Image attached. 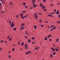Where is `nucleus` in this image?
Returning a JSON list of instances; mask_svg holds the SVG:
<instances>
[{"mask_svg": "<svg viewBox=\"0 0 60 60\" xmlns=\"http://www.w3.org/2000/svg\"><path fill=\"white\" fill-rule=\"evenodd\" d=\"M11 23H12V24H11ZM14 22L13 21H12L11 22V21L10 20L9 21V23L10 24V25L11 26V27H13V26H15V24H14Z\"/></svg>", "mask_w": 60, "mask_h": 60, "instance_id": "nucleus-1", "label": "nucleus"}, {"mask_svg": "<svg viewBox=\"0 0 60 60\" xmlns=\"http://www.w3.org/2000/svg\"><path fill=\"white\" fill-rule=\"evenodd\" d=\"M32 1H33V4H34L33 6L34 7H36L37 6H38V5H35V4L34 3H35V0H32Z\"/></svg>", "mask_w": 60, "mask_h": 60, "instance_id": "nucleus-2", "label": "nucleus"}, {"mask_svg": "<svg viewBox=\"0 0 60 60\" xmlns=\"http://www.w3.org/2000/svg\"><path fill=\"white\" fill-rule=\"evenodd\" d=\"M51 50H52V51H55V49H54V48H53L52 47L51 48Z\"/></svg>", "mask_w": 60, "mask_h": 60, "instance_id": "nucleus-3", "label": "nucleus"}, {"mask_svg": "<svg viewBox=\"0 0 60 60\" xmlns=\"http://www.w3.org/2000/svg\"><path fill=\"white\" fill-rule=\"evenodd\" d=\"M28 42H29V43H30V42H31V40L29 39H28Z\"/></svg>", "mask_w": 60, "mask_h": 60, "instance_id": "nucleus-4", "label": "nucleus"}, {"mask_svg": "<svg viewBox=\"0 0 60 60\" xmlns=\"http://www.w3.org/2000/svg\"><path fill=\"white\" fill-rule=\"evenodd\" d=\"M39 22H40V23H41V22H41V19H40L39 20Z\"/></svg>", "mask_w": 60, "mask_h": 60, "instance_id": "nucleus-5", "label": "nucleus"}, {"mask_svg": "<svg viewBox=\"0 0 60 60\" xmlns=\"http://www.w3.org/2000/svg\"><path fill=\"white\" fill-rule=\"evenodd\" d=\"M38 18V16L37 15H35V19H37Z\"/></svg>", "mask_w": 60, "mask_h": 60, "instance_id": "nucleus-6", "label": "nucleus"}, {"mask_svg": "<svg viewBox=\"0 0 60 60\" xmlns=\"http://www.w3.org/2000/svg\"><path fill=\"white\" fill-rule=\"evenodd\" d=\"M59 38H58L56 39V42H58V41H59Z\"/></svg>", "mask_w": 60, "mask_h": 60, "instance_id": "nucleus-7", "label": "nucleus"}, {"mask_svg": "<svg viewBox=\"0 0 60 60\" xmlns=\"http://www.w3.org/2000/svg\"><path fill=\"white\" fill-rule=\"evenodd\" d=\"M45 41H47V37H45Z\"/></svg>", "mask_w": 60, "mask_h": 60, "instance_id": "nucleus-8", "label": "nucleus"}, {"mask_svg": "<svg viewBox=\"0 0 60 60\" xmlns=\"http://www.w3.org/2000/svg\"><path fill=\"white\" fill-rule=\"evenodd\" d=\"M56 14L58 15L59 14V13H58V11H57L56 12Z\"/></svg>", "mask_w": 60, "mask_h": 60, "instance_id": "nucleus-9", "label": "nucleus"}, {"mask_svg": "<svg viewBox=\"0 0 60 60\" xmlns=\"http://www.w3.org/2000/svg\"><path fill=\"white\" fill-rule=\"evenodd\" d=\"M55 50L56 51H57V52H58V49H55Z\"/></svg>", "mask_w": 60, "mask_h": 60, "instance_id": "nucleus-10", "label": "nucleus"}, {"mask_svg": "<svg viewBox=\"0 0 60 60\" xmlns=\"http://www.w3.org/2000/svg\"><path fill=\"white\" fill-rule=\"evenodd\" d=\"M16 30V28L15 27L13 28V30H14L15 31Z\"/></svg>", "mask_w": 60, "mask_h": 60, "instance_id": "nucleus-11", "label": "nucleus"}, {"mask_svg": "<svg viewBox=\"0 0 60 60\" xmlns=\"http://www.w3.org/2000/svg\"><path fill=\"white\" fill-rule=\"evenodd\" d=\"M40 6H41V7H42V6H43V5H42V4L41 3L40 4Z\"/></svg>", "mask_w": 60, "mask_h": 60, "instance_id": "nucleus-12", "label": "nucleus"}, {"mask_svg": "<svg viewBox=\"0 0 60 60\" xmlns=\"http://www.w3.org/2000/svg\"><path fill=\"white\" fill-rule=\"evenodd\" d=\"M23 13H21L20 15V16H21L22 17V15H23Z\"/></svg>", "mask_w": 60, "mask_h": 60, "instance_id": "nucleus-13", "label": "nucleus"}, {"mask_svg": "<svg viewBox=\"0 0 60 60\" xmlns=\"http://www.w3.org/2000/svg\"><path fill=\"white\" fill-rule=\"evenodd\" d=\"M21 18L22 19H24V17L23 15H22Z\"/></svg>", "mask_w": 60, "mask_h": 60, "instance_id": "nucleus-14", "label": "nucleus"}, {"mask_svg": "<svg viewBox=\"0 0 60 60\" xmlns=\"http://www.w3.org/2000/svg\"><path fill=\"white\" fill-rule=\"evenodd\" d=\"M50 57L51 58V57H53V55H52L50 54Z\"/></svg>", "mask_w": 60, "mask_h": 60, "instance_id": "nucleus-15", "label": "nucleus"}, {"mask_svg": "<svg viewBox=\"0 0 60 60\" xmlns=\"http://www.w3.org/2000/svg\"><path fill=\"white\" fill-rule=\"evenodd\" d=\"M27 16H28V15H26L25 16H24V18H26V17H27Z\"/></svg>", "mask_w": 60, "mask_h": 60, "instance_id": "nucleus-16", "label": "nucleus"}, {"mask_svg": "<svg viewBox=\"0 0 60 60\" xmlns=\"http://www.w3.org/2000/svg\"><path fill=\"white\" fill-rule=\"evenodd\" d=\"M56 26H54V27H53V28H52V29H56Z\"/></svg>", "mask_w": 60, "mask_h": 60, "instance_id": "nucleus-17", "label": "nucleus"}, {"mask_svg": "<svg viewBox=\"0 0 60 60\" xmlns=\"http://www.w3.org/2000/svg\"><path fill=\"white\" fill-rule=\"evenodd\" d=\"M21 28H22V29H24L25 28H24L23 27L21 26Z\"/></svg>", "mask_w": 60, "mask_h": 60, "instance_id": "nucleus-18", "label": "nucleus"}, {"mask_svg": "<svg viewBox=\"0 0 60 60\" xmlns=\"http://www.w3.org/2000/svg\"><path fill=\"white\" fill-rule=\"evenodd\" d=\"M43 10L44 11H47V9H43Z\"/></svg>", "mask_w": 60, "mask_h": 60, "instance_id": "nucleus-19", "label": "nucleus"}, {"mask_svg": "<svg viewBox=\"0 0 60 60\" xmlns=\"http://www.w3.org/2000/svg\"><path fill=\"white\" fill-rule=\"evenodd\" d=\"M27 44H25V45H24V47H27Z\"/></svg>", "mask_w": 60, "mask_h": 60, "instance_id": "nucleus-20", "label": "nucleus"}, {"mask_svg": "<svg viewBox=\"0 0 60 60\" xmlns=\"http://www.w3.org/2000/svg\"><path fill=\"white\" fill-rule=\"evenodd\" d=\"M25 53L26 55H28V52H25Z\"/></svg>", "mask_w": 60, "mask_h": 60, "instance_id": "nucleus-21", "label": "nucleus"}, {"mask_svg": "<svg viewBox=\"0 0 60 60\" xmlns=\"http://www.w3.org/2000/svg\"><path fill=\"white\" fill-rule=\"evenodd\" d=\"M48 17H52V15H48Z\"/></svg>", "mask_w": 60, "mask_h": 60, "instance_id": "nucleus-22", "label": "nucleus"}, {"mask_svg": "<svg viewBox=\"0 0 60 60\" xmlns=\"http://www.w3.org/2000/svg\"><path fill=\"white\" fill-rule=\"evenodd\" d=\"M24 43L22 42V43L21 44V46H23V45H24Z\"/></svg>", "mask_w": 60, "mask_h": 60, "instance_id": "nucleus-23", "label": "nucleus"}, {"mask_svg": "<svg viewBox=\"0 0 60 60\" xmlns=\"http://www.w3.org/2000/svg\"><path fill=\"white\" fill-rule=\"evenodd\" d=\"M11 40H12V38H10L9 40V41H11Z\"/></svg>", "mask_w": 60, "mask_h": 60, "instance_id": "nucleus-24", "label": "nucleus"}, {"mask_svg": "<svg viewBox=\"0 0 60 60\" xmlns=\"http://www.w3.org/2000/svg\"><path fill=\"white\" fill-rule=\"evenodd\" d=\"M56 22L58 23H59V24H60V21H57Z\"/></svg>", "mask_w": 60, "mask_h": 60, "instance_id": "nucleus-25", "label": "nucleus"}, {"mask_svg": "<svg viewBox=\"0 0 60 60\" xmlns=\"http://www.w3.org/2000/svg\"><path fill=\"white\" fill-rule=\"evenodd\" d=\"M22 26H25V24L24 23L22 24Z\"/></svg>", "mask_w": 60, "mask_h": 60, "instance_id": "nucleus-26", "label": "nucleus"}, {"mask_svg": "<svg viewBox=\"0 0 60 60\" xmlns=\"http://www.w3.org/2000/svg\"><path fill=\"white\" fill-rule=\"evenodd\" d=\"M23 4L24 5H26V3H23Z\"/></svg>", "mask_w": 60, "mask_h": 60, "instance_id": "nucleus-27", "label": "nucleus"}, {"mask_svg": "<svg viewBox=\"0 0 60 60\" xmlns=\"http://www.w3.org/2000/svg\"><path fill=\"white\" fill-rule=\"evenodd\" d=\"M31 39L32 40H34V37H32Z\"/></svg>", "mask_w": 60, "mask_h": 60, "instance_id": "nucleus-28", "label": "nucleus"}, {"mask_svg": "<svg viewBox=\"0 0 60 60\" xmlns=\"http://www.w3.org/2000/svg\"><path fill=\"white\" fill-rule=\"evenodd\" d=\"M34 27H35V28H36L37 27V26H36V25H34Z\"/></svg>", "mask_w": 60, "mask_h": 60, "instance_id": "nucleus-29", "label": "nucleus"}, {"mask_svg": "<svg viewBox=\"0 0 60 60\" xmlns=\"http://www.w3.org/2000/svg\"><path fill=\"white\" fill-rule=\"evenodd\" d=\"M0 42L1 43H3V42H4V41H3V40H1V41Z\"/></svg>", "mask_w": 60, "mask_h": 60, "instance_id": "nucleus-30", "label": "nucleus"}, {"mask_svg": "<svg viewBox=\"0 0 60 60\" xmlns=\"http://www.w3.org/2000/svg\"><path fill=\"white\" fill-rule=\"evenodd\" d=\"M26 35H28V33L27 32H26Z\"/></svg>", "mask_w": 60, "mask_h": 60, "instance_id": "nucleus-31", "label": "nucleus"}, {"mask_svg": "<svg viewBox=\"0 0 60 60\" xmlns=\"http://www.w3.org/2000/svg\"><path fill=\"white\" fill-rule=\"evenodd\" d=\"M45 8V6H44L42 7V9H44V8Z\"/></svg>", "mask_w": 60, "mask_h": 60, "instance_id": "nucleus-32", "label": "nucleus"}, {"mask_svg": "<svg viewBox=\"0 0 60 60\" xmlns=\"http://www.w3.org/2000/svg\"><path fill=\"white\" fill-rule=\"evenodd\" d=\"M41 27H44V25L42 26V25H41Z\"/></svg>", "mask_w": 60, "mask_h": 60, "instance_id": "nucleus-33", "label": "nucleus"}, {"mask_svg": "<svg viewBox=\"0 0 60 60\" xmlns=\"http://www.w3.org/2000/svg\"><path fill=\"white\" fill-rule=\"evenodd\" d=\"M12 50L13 51H14V48H13Z\"/></svg>", "mask_w": 60, "mask_h": 60, "instance_id": "nucleus-34", "label": "nucleus"}, {"mask_svg": "<svg viewBox=\"0 0 60 60\" xmlns=\"http://www.w3.org/2000/svg\"><path fill=\"white\" fill-rule=\"evenodd\" d=\"M26 12V11H22V12H23V13H25V12Z\"/></svg>", "mask_w": 60, "mask_h": 60, "instance_id": "nucleus-35", "label": "nucleus"}, {"mask_svg": "<svg viewBox=\"0 0 60 60\" xmlns=\"http://www.w3.org/2000/svg\"><path fill=\"white\" fill-rule=\"evenodd\" d=\"M28 52V53H30V54H31V52L30 51H29Z\"/></svg>", "mask_w": 60, "mask_h": 60, "instance_id": "nucleus-36", "label": "nucleus"}, {"mask_svg": "<svg viewBox=\"0 0 60 60\" xmlns=\"http://www.w3.org/2000/svg\"><path fill=\"white\" fill-rule=\"evenodd\" d=\"M53 54L54 55H56V52H54L53 53Z\"/></svg>", "mask_w": 60, "mask_h": 60, "instance_id": "nucleus-37", "label": "nucleus"}, {"mask_svg": "<svg viewBox=\"0 0 60 60\" xmlns=\"http://www.w3.org/2000/svg\"><path fill=\"white\" fill-rule=\"evenodd\" d=\"M25 7L27 9V6H25Z\"/></svg>", "mask_w": 60, "mask_h": 60, "instance_id": "nucleus-38", "label": "nucleus"}, {"mask_svg": "<svg viewBox=\"0 0 60 60\" xmlns=\"http://www.w3.org/2000/svg\"><path fill=\"white\" fill-rule=\"evenodd\" d=\"M27 48H28L27 47H25V49H27Z\"/></svg>", "mask_w": 60, "mask_h": 60, "instance_id": "nucleus-39", "label": "nucleus"}, {"mask_svg": "<svg viewBox=\"0 0 60 60\" xmlns=\"http://www.w3.org/2000/svg\"><path fill=\"white\" fill-rule=\"evenodd\" d=\"M53 29L52 28V29H51L50 30V31H52V30H53Z\"/></svg>", "mask_w": 60, "mask_h": 60, "instance_id": "nucleus-40", "label": "nucleus"}, {"mask_svg": "<svg viewBox=\"0 0 60 60\" xmlns=\"http://www.w3.org/2000/svg\"><path fill=\"white\" fill-rule=\"evenodd\" d=\"M46 0H43V2H46Z\"/></svg>", "mask_w": 60, "mask_h": 60, "instance_id": "nucleus-41", "label": "nucleus"}, {"mask_svg": "<svg viewBox=\"0 0 60 60\" xmlns=\"http://www.w3.org/2000/svg\"><path fill=\"white\" fill-rule=\"evenodd\" d=\"M53 26H54V25L51 26V28H53Z\"/></svg>", "mask_w": 60, "mask_h": 60, "instance_id": "nucleus-42", "label": "nucleus"}, {"mask_svg": "<svg viewBox=\"0 0 60 60\" xmlns=\"http://www.w3.org/2000/svg\"><path fill=\"white\" fill-rule=\"evenodd\" d=\"M54 11H55V12H56V9L54 10Z\"/></svg>", "mask_w": 60, "mask_h": 60, "instance_id": "nucleus-43", "label": "nucleus"}, {"mask_svg": "<svg viewBox=\"0 0 60 60\" xmlns=\"http://www.w3.org/2000/svg\"><path fill=\"white\" fill-rule=\"evenodd\" d=\"M58 17L59 18H60V15H58Z\"/></svg>", "mask_w": 60, "mask_h": 60, "instance_id": "nucleus-44", "label": "nucleus"}, {"mask_svg": "<svg viewBox=\"0 0 60 60\" xmlns=\"http://www.w3.org/2000/svg\"><path fill=\"white\" fill-rule=\"evenodd\" d=\"M5 43H7V42L6 41H5Z\"/></svg>", "mask_w": 60, "mask_h": 60, "instance_id": "nucleus-45", "label": "nucleus"}, {"mask_svg": "<svg viewBox=\"0 0 60 60\" xmlns=\"http://www.w3.org/2000/svg\"><path fill=\"white\" fill-rule=\"evenodd\" d=\"M53 6V4H52L50 5V6Z\"/></svg>", "mask_w": 60, "mask_h": 60, "instance_id": "nucleus-46", "label": "nucleus"}, {"mask_svg": "<svg viewBox=\"0 0 60 60\" xmlns=\"http://www.w3.org/2000/svg\"><path fill=\"white\" fill-rule=\"evenodd\" d=\"M10 37H9V36H8L7 38L8 39H9V38Z\"/></svg>", "mask_w": 60, "mask_h": 60, "instance_id": "nucleus-47", "label": "nucleus"}, {"mask_svg": "<svg viewBox=\"0 0 60 60\" xmlns=\"http://www.w3.org/2000/svg\"><path fill=\"white\" fill-rule=\"evenodd\" d=\"M8 57L9 58H11V56H10V55L8 56Z\"/></svg>", "mask_w": 60, "mask_h": 60, "instance_id": "nucleus-48", "label": "nucleus"}, {"mask_svg": "<svg viewBox=\"0 0 60 60\" xmlns=\"http://www.w3.org/2000/svg\"><path fill=\"white\" fill-rule=\"evenodd\" d=\"M10 4H12L11 2H10Z\"/></svg>", "mask_w": 60, "mask_h": 60, "instance_id": "nucleus-49", "label": "nucleus"}, {"mask_svg": "<svg viewBox=\"0 0 60 60\" xmlns=\"http://www.w3.org/2000/svg\"><path fill=\"white\" fill-rule=\"evenodd\" d=\"M37 14V13H36L35 14H34V15H36Z\"/></svg>", "mask_w": 60, "mask_h": 60, "instance_id": "nucleus-50", "label": "nucleus"}, {"mask_svg": "<svg viewBox=\"0 0 60 60\" xmlns=\"http://www.w3.org/2000/svg\"><path fill=\"white\" fill-rule=\"evenodd\" d=\"M11 52H8V53H11Z\"/></svg>", "mask_w": 60, "mask_h": 60, "instance_id": "nucleus-51", "label": "nucleus"}, {"mask_svg": "<svg viewBox=\"0 0 60 60\" xmlns=\"http://www.w3.org/2000/svg\"><path fill=\"white\" fill-rule=\"evenodd\" d=\"M49 41H51V39H50L49 40Z\"/></svg>", "mask_w": 60, "mask_h": 60, "instance_id": "nucleus-52", "label": "nucleus"}, {"mask_svg": "<svg viewBox=\"0 0 60 60\" xmlns=\"http://www.w3.org/2000/svg\"><path fill=\"white\" fill-rule=\"evenodd\" d=\"M45 22L47 23H48V21H45Z\"/></svg>", "mask_w": 60, "mask_h": 60, "instance_id": "nucleus-53", "label": "nucleus"}, {"mask_svg": "<svg viewBox=\"0 0 60 60\" xmlns=\"http://www.w3.org/2000/svg\"><path fill=\"white\" fill-rule=\"evenodd\" d=\"M39 15H41V13H39Z\"/></svg>", "mask_w": 60, "mask_h": 60, "instance_id": "nucleus-54", "label": "nucleus"}, {"mask_svg": "<svg viewBox=\"0 0 60 60\" xmlns=\"http://www.w3.org/2000/svg\"><path fill=\"white\" fill-rule=\"evenodd\" d=\"M0 50H3V49L1 48H0Z\"/></svg>", "mask_w": 60, "mask_h": 60, "instance_id": "nucleus-55", "label": "nucleus"}, {"mask_svg": "<svg viewBox=\"0 0 60 60\" xmlns=\"http://www.w3.org/2000/svg\"><path fill=\"white\" fill-rule=\"evenodd\" d=\"M53 46H54V47H55V46H56V45L54 44L53 45Z\"/></svg>", "mask_w": 60, "mask_h": 60, "instance_id": "nucleus-56", "label": "nucleus"}, {"mask_svg": "<svg viewBox=\"0 0 60 60\" xmlns=\"http://www.w3.org/2000/svg\"><path fill=\"white\" fill-rule=\"evenodd\" d=\"M49 37H50V36H48L47 37V38H49Z\"/></svg>", "mask_w": 60, "mask_h": 60, "instance_id": "nucleus-57", "label": "nucleus"}, {"mask_svg": "<svg viewBox=\"0 0 60 60\" xmlns=\"http://www.w3.org/2000/svg\"><path fill=\"white\" fill-rule=\"evenodd\" d=\"M27 36H26L25 37V38H27Z\"/></svg>", "mask_w": 60, "mask_h": 60, "instance_id": "nucleus-58", "label": "nucleus"}, {"mask_svg": "<svg viewBox=\"0 0 60 60\" xmlns=\"http://www.w3.org/2000/svg\"><path fill=\"white\" fill-rule=\"evenodd\" d=\"M16 17L17 18H18V15H16Z\"/></svg>", "mask_w": 60, "mask_h": 60, "instance_id": "nucleus-59", "label": "nucleus"}, {"mask_svg": "<svg viewBox=\"0 0 60 60\" xmlns=\"http://www.w3.org/2000/svg\"><path fill=\"white\" fill-rule=\"evenodd\" d=\"M38 49V48H35V49H36L37 50V49Z\"/></svg>", "mask_w": 60, "mask_h": 60, "instance_id": "nucleus-60", "label": "nucleus"}, {"mask_svg": "<svg viewBox=\"0 0 60 60\" xmlns=\"http://www.w3.org/2000/svg\"><path fill=\"white\" fill-rule=\"evenodd\" d=\"M1 12H2V13H3V12H4V11L2 10Z\"/></svg>", "mask_w": 60, "mask_h": 60, "instance_id": "nucleus-61", "label": "nucleus"}, {"mask_svg": "<svg viewBox=\"0 0 60 60\" xmlns=\"http://www.w3.org/2000/svg\"><path fill=\"white\" fill-rule=\"evenodd\" d=\"M49 36H50V37H51V35L49 34Z\"/></svg>", "mask_w": 60, "mask_h": 60, "instance_id": "nucleus-62", "label": "nucleus"}, {"mask_svg": "<svg viewBox=\"0 0 60 60\" xmlns=\"http://www.w3.org/2000/svg\"><path fill=\"white\" fill-rule=\"evenodd\" d=\"M32 44H34V42H32Z\"/></svg>", "mask_w": 60, "mask_h": 60, "instance_id": "nucleus-63", "label": "nucleus"}, {"mask_svg": "<svg viewBox=\"0 0 60 60\" xmlns=\"http://www.w3.org/2000/svg\"><path fill=\"white\" fill-rule=\"evenodd\" d=\"M33 9V7H31V10H32Z\"/></svg>", "mask_w": 60, "mask_h": 60, "instance_id": "nucleus-64", "label": "nucleus"}]
</instances>
